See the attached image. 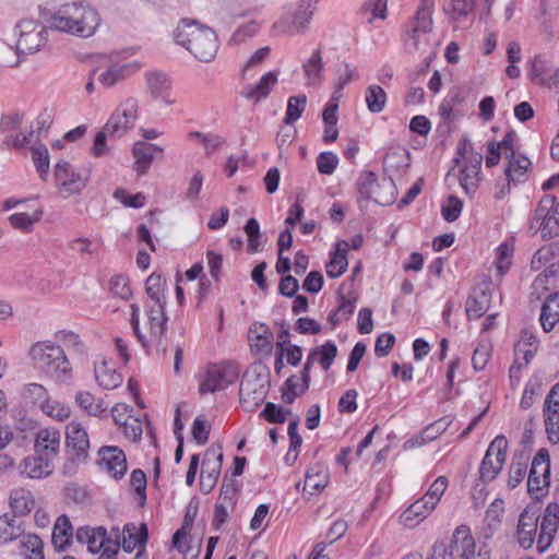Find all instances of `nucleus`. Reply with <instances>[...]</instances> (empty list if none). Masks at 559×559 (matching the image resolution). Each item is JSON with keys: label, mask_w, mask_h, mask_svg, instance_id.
Returning <instances> with one entry per match:
<instances>
[{"label": "nucleus", "mask_w": 559, "mask_h": 559, "mask_svg": "<svg viewBox=\"0 0 559 559\" xmlns=\"http://www.w3.org/2000/svg\"><path fill=\"white\" fill-rule=\"evenodd\" d=\"M557 274L558 267L551 264L536 276L530 287L528 296L532 302L540 300L550 289L556 287Z\"/></svg>", "instance_id": "c756f323"}, {"label": "nucleus", "mask_w": 559, "mask_h": 559, "mask_svg": "<svg viewBox=\"0 0 559 559\" xmlns=\"http://www.w3.org/2000/svg\"><path fill=\"white\" fill-rule=\"evenodd\" d=\"M457 153L462 157V168L460 169V185L466 194L474 193L480 181V166L483 154L474 150L468 139H462L457 146Z\"/></svg>", "instance_id": "9b49d317"}, {"label": "nucleus", "mask_w": 559, "mask_h": 559, "mask_svg": "<svg viewBox=\"0 0 559 559\" xmlns=\"http://www.w3.org/2000/svg\"><path fill=\"white\" fill-rule=\"evenodd\" d=\"M318 3L319 0H297L290 10L273 24L274 31L288 36L304 34L309 27Z\"/></svg>", "instance_id": "0eeeda50"}, {"label": "nucleus", "mask_w": 559, "mask_h": 559, "mask_svg": "<svg viewBox=\"0 0 559 559\" xmlns=\"http://www.w3.org/2000/svg\"><path fill=\"white\" fill-rule=\"evenodd\" d=\"M433 0H421L412 22L411 31L405 36V46L411 51H426L429 46V33L432 28Z\"/></svg>", "instance_id": "1a4fd4ad"}, {"label": "nucleus", "mask_w": 559, "mask_h": 559, "mask_svg": "<svg viewBox=\"0 0 559 559\" xmlns=\"http://www.w3.org/2000/svg\"><path fill=\"white\" fill-rule=\"evenodd\" d=\"M139 99L129 96L120 102L114 112L107 120L106 130L110 132L111 138H121L133 129L139 118Z\"/></svg>", "instance_id": "2eb2a0df"}, {"label": "nucleus", "mask_w": 559, "mask_h": 559, "mask_svg": "<svg viewBox=\"0 0 559 559\" xmlns=\"http://www.w3.org/2000/svg\"><path fill=\"white\" fill-rule=\"evenodd\" d=\"M75 537L79 543L86 544L88 551H91L92 554H98L105 550V548L109 546V543H116V540L111 539L107 535V531L103 526L79 527L76 530Z\"/></svg>", "instance_id": "5701e85b"}, {"label": "nucleus", "mask_w": 559, "mask_h": 559, "mask_svg": "<svg viewBox=\"0 0 559 559\" xmlns=\"http://www.w3.org/2000/svg\"><path fill=\"white\" fill-rule=\"evenodd\" d=\"M41 217V211H35L32 215L27 213H14L10 215L9 222L10 224L24 233H28L32 230L35 223H37Z\"/></svg>", "instance_id": "bf43d9fd"}, {"label": "nucleus", "mask_w": 559, "mask_h": 559, "mask_svg": "<svg viewBox=\"0 0 559 559\" xmlns=\"http://www.w3.org/2000/svg\"><path fill=\"white\" fill-rule=\"evenodd\" d=\"M337 355V347L334 342L328 341L321 346H317L311 350V357L316 358L321 368L326 371L331 368Z\"/></svg>", "instance_id": "3c124183"}, {"label": "nucleus", "mask_w": 559, "mask_h": 559, "mask_svg": "<svg viewBox=\"0 0 559 559\" xmlns=\"http://www.w3.org/2000/svg\"><path fill=\"white\" fill-rule=\"evenodd\" d=\"M277 83V73L270 71L262 75L255 85H251L241 92V96L247 99H252L255 103L264 99L271 93L272 88Z\"/></svg>", "instance_id": "c9c22d12"}, {"label": "nucleus", "mask_w": 559, "mask_h": 559, "mask_svg": "<svg viewBox=\"0 0 559 559\" xmlns=\"http://www.w3.org/2000/svg\"><path fill=\"white\" fill-rule=\"evenodd\" d=\"M56 187L62 198L81 193L87 186L88 176L67 160H59L53 167Z\"/></svg>", "instance_id": "4468645a"}, {"label": "nucleus", "mask_w": 559, "mask_h": 559, "mask_svg": "<svg viewBox=\"0 0 559 559\" xmlns=\"http://www.w3.org/2000/svg\"><path fill=\"white\" fill-rule=\"evenodd\" d=\"M9 506L14 516L28 515L36 508V498L32 490L16 487L10 491Z\"/></svg>", "instance_id": "bb28decb"}, {"label": "nucleus", "mask_w": 559, "mask_h": 559, "mask_svg": "<svg viewBox=\"0 0 559 559\" xmlns=\"http://www.w3.org/2000/svg\"><path fill=\"white\" fill-rule=\"evenodd\" d=\"M290 414L292 412L289 409L267 402L261 413V416H263L269 423L283 424L286 421L287 415Z\"/></svg>", "instance_id": "0e129e2a"}, {"label": "nucleus", "mask_w": 559, "mask_h": 559, "mask_svg": "<svg viewBox=\"0 0 559 559\" xmlns=\"http://www.w3.org/2000/svg\"><path fill=\"white\" fill-rule=\"evenodd\" d=\"M52 28L70 35L87 38L100 25L98 11L84 2L71 1L61 4L51 15Z\"/></svg>", "instance_id": "7ed1b4c3"}, {"label": "nucleus", "mask_w": 559, "mask_h": 559, "mask_svg": "<svg viewBox=\"0 0 559 559\" xmlns=\"http://www.w3.org/2000/svg\"><path fill=\"white\" fill-rule=\"evenodd\" d=\"M409 165V154L404 147L391 150L383 158V169L390 175L399 174Z\"/></svg>", "instance_id": "37998d69"}, {"label": "nucleus", "mask_w": 559, "mask_h": 559, "mask_svg": "<svg viewBox=\"0 0 559 559\" xmlns=\"http://www.w3.org/2000/svg\"><path fill=\"white\" fill-rule=\"evenodd\" d=\"M540 385L538 378H533L526 383L520 402L522 408L527 409L534 404L535 397L539 394Z\"/></svg>", "instance_id": "774afa93"}, {"label": "nucleus", "mask_w": 559, "mask_h": 559, "mask_svg": "<svg viewBox=\"0 0 559 559\" xmlns=\"http://www.w3.org/2000/svg\"><path fill=\"white\" fill-rule=\"evenodd\" d=\"M41 411L49 417L60 421L66 420L70 416V408L67 405L50 399L43 404Z\"/></svg>", "instance_id": "69168bd1"}, {"label": "nucleus", "mask_w": 559, "mask_h": 559, "mask_svg": "<svg viewBox=\"0 0 559 559\" xmlns=\"http://www.w3.org/2000/svg\"><path fill=\"white\" fill-rule=\"evenodd\" d=\"M359 79V73L357 68L349 64L348 62H343L340 64L336 71V79L333 91V100H340L343 96V88L354 80Z\"/></svg>", "instance_id": "a18cd8bd"}, {"label": "nucleus", "mask_w": 559, "mask_h": 559, "mask_svg": "<svg viewBox=\"0 0 559 559\" xmlns=\"http://www.w3.org/2000/svg\"><path fill=\"white\" fill-rule=\"evenodd\" d=\"M24 536L22 521L16 516L3 514L0 516V543L8 544Z\"/></svg>", "instance_id": "58836bf2"}, {"label": "nucleus", "mask_w": 559, "mask_h": 559, "mask_svg": "<svg viewBox=\"0 0 559 559\" xmlns=\"http://www.w3.org/2000/svg\"><path fill=\"white\" fill-rule=\"evenodd\" d=\"M153 151L163 154L164 150L156 145L146 142H136L133 145L132 153L135 158L134 170L138 175L142 176L146 174L153 162Z\"/></svg>", "instance_id": "72a5a7b5"}, {"label": "nucleus", "mask_w": 559, "mask_h": 559, "mask_svg": "<svg viewBox=\"0 0 559 559\" xmlns=\"http://www.w3.org/2000/svg\"><path fill=\"white\" fill-rule=\"evenodd\" d=\"M99 466L114 478H121L127 472V459L122 450L117 447H103L98 451Z\"/></svg>", "instance_id": "4be33fe9"}, {"label": "nucleus", "mask_w": 559, "mask_h": 559, "mask_svg": "<svg viewBox=\"0 0 559 559\" xmlns=\"http://www.w3.org/2000/svg\"><path fill=\"white\" fill-rule=\"evenodd\" d=\"M147 540V527L145 524L136 526L127 524L123 528L122 548L127 552L133 551L138 546H142Z\"/></svg>", "instance_id": "79ce46f5"}, {"label": "nucleus", "mask_w": 559, "mask_h": 559, "mask_svg": "<svg viewBox=\"0 0 559 559\" xmlns=\"http://www.w3.org/2000/svg\"><path fill=\"white\" fill-rule=\"evenodd\" d=\"M22 395L32 403L43 404L49 399L47 389L40 383H28L23 386Z\"/></svg>", "instance_id": "680f3d73"}, {"label": "nucleus", "mask_w": 559, "mask_h": 559, "mask_svg": "<svg viewBox=\"0 0 559 559\" xmlns=\"http://www.w3.org/2000/svg\"><path fill=\"white\" fill-rule=\"evenodd\" d=\"M127 53V51L112 52L104 58L97 78L103 87L111 88L140 70L141 63L129 61Z\"/></svg>", "instance_id": "6e6552de"}, {"label": "nucleus", "mask_w": 559, "mask_h": 559, "mask_svg": "<svg viewBox=\"0 0 559 559\" xmlns=\"http://www.w3.org/2000/svg\"><path fill=\"white\" fill-rule=\"evenodd\" d=\"M545 426L548 439L559 442V383L555 384L546 396L544 406Z\"/></svg>", "instance_id": "412c9836"}, {"label": "nucleus", "mask_w": 559, "mask_h": 559, "mask_svg": "<svg viewBox=\"0 0 559 559\" xmlns=\"http://www.w3.org/2000/svg\"><path fill=\"white\" fill-rule=\"evenodd\" d=\"M14 31L17 34L16 56L7 61L11 68L19 67L24 56L38 52L48 40L47 28L37 20L23 19L15 25Z\"/></svg>", "instance_id": "423d86ee"}, {"label": "nucleus", "mask_w": 559, "mask_h": 559, "mask_svg": "<svg viewBox=\"0 0 559 559\" xmlns=\"http://www.w3.org/2000/svg\"><path fill=\"white\" fill-rule=\"evenodd\" d=\"M448 478L445 476H439L429 487L426 495L423 497L428 503H430L435 509L441 500L448 488Z\"/></svg>", "instance_id": "052dcab7"}, {"label": "nucleus", "mask_w": 559, "mask_h": 559, "mask_svg": "<svg viewBox=\"0 0 559 559\" xmlns=\"http://www.w3.org/2000/svg\"><path fill=\"white\" fill-rule=\"evenodd\" d=\"M454 559H490L485 545H478L466 525L457 526L452 534Z\"/></svg>", "instance_id": "6ab92c4d"}, {"label": "nucleus", "mask_w": 559, "mask_h": 559, "mask_svg": "<svg viewBox=\"0 0 559 559\" xmlns=\"http://www.w3.org/2000/svg\"><path fill=\"white\" fill-rule=\"evenodd\" d=\"M512 248L507 243H501L496 250L495 264L499 275H504L512 264Z\"/></svg>", "instance_id": "e2e57ef3"}, {"label": "nucleus", "mask_w": 559, "mask_h": 559, "mask_svg": "<svg viewBox=\"0 0 559 559\" xmlns=\"http://www.w3.org/2000/svg\"><path fill=\"white\" fill-rule=\"evenodd\" d=\"M451 423L452 420L449 417H443L432 423L423 430L418 438H416L415 443L423 445L427 442L433 441L449 428Z\"/></svg>", "instance_id": "5fc2aeb1"}, {"label": "nucleus", "mask_w": 559, "mask_h": 559, "mask_svg": "<svg viewBox=\"0 0 559 559\" xmlns=\"http://www.w3.org/2000/svg\"><path fill=\"white\" fill-rule=\"evenodd\" d=\"M94 376L98 385L106 390H114L122 383V376L117 372L114 365L105 358L95 361Z\"/></svg>", "instance_id": "2f4dec72"}, {"label": "nucleus", "mask_w": 559, "mask_h": 559, "mask_svg": "<svg viewBox=\"0 0 559 559\" xmlns=\"http://www.w3.org/2000/svg\"><path fill=\"white\" fill-rule=\"evenodd\" d=\"M462 209H463L462 201L454 195H450L447 199V202L442 205V209H441L442 216L447 222H450V223L454 222L459 218V216L462 212Z\"/></svg>", "instance_id": "338daca9"}, {"label": "nucleus", "mask_w": 559, "mask_h": 559, "mask_svg": "<svg viewBox=\"0 0 559 559\" xmlns=\"http://www.w3.org/2000/svg\"><path fill=\"white\" fill-rule=\"evenodd\" d=\"M503 504L501 499H496L486 510L481 526V535L484 538H490L499 530L504 512Z\"/></svg>", "instance_id": "f704fd0d"}, {"label": "nucleus", "mask_w": 559, "mask_h": 559, "mask_svg": "<svg viewBox=\"0 0 559 559\" xmlns=\"http://www.w3.org/2000/svg\"><path fill=\"white\" fill-rule=\"evenodd\" d=\"M53 471L52 460L35 453L23 460L21 473L32 479H41L49 476Z\"/></svg>", "instance_id": "473e14b6"}, {"label": "nucleus", "mask_w": 559, "mask_h": 559, "mask_svg": "<svg viewBox=\"0 0 559 559\" xmlns=\"http://www.w3.org/2000/svg\"><path fill=\"white\" fill-rule=\"evenodd\" d=\"M250 340L254 342V346L261 350L269 353L271 352L272 345V332L270 329L263 323H254L250 328Z\"/></svg>", "instance_id": "603ef678"}, {"label": "nucleus", "mask_w": 559, "mask_h": 559, "mask_svg": "<svg viewBox=\"0 0 559 559\" xmlns=\"http://www.w3.org/2000/svg\"><path fill=\"white\" fill-rule=\"evenodd\" d=\"M559 526V504H547L540 520L539 509L526 507L519 516L516 542L524 549H530L536 543L539 552H545L551 546Z\"/></svg>", "instance_id": "f257e3e1"}, {"label": "nucleus", "mask_w": 559, "mask_h": 559, "mask_svg": "<svg viewBox=\"0 0 559 559\" xmlns=\"http://www.w3.org/2000/svg\"><path fill=\"white\" fill-rule=\"evenodd\" d=\"M348 243L341 241L336 243L335 252L332 254L331 260L326 264V274L332 278L340 277L347 270V252Z\"/></svg>", "instance_id": "c03bdc74"}, {"label": "nucleus", "mask_w": 559, "mask_h": 559, "mask_svg": "<svg viewBox=\"0 0 559 559\" xmlns=\"http://www.w3.org/2000/svg\"><path fill=\"white\" fill-rule=\"evenodd\" d=\"M386 100V93L381 86L371 84L366 88L365 102L370 112L380 114L383 111Z\"/></svg>", "instance_id": "de8ad7c7"}, {"label": "nucleus", "mask_w": 559, "mask_h": 559, "mask_svg": "<svg viewBox=\"0 0 559 559\" xmlns=\"http://www.w3.org/2000/svg\"><path fill=\"white\" fill-rule=\"evenodd\" d=\"M60 431L52 428L40 429L36 433L35 453L55 460L60 450Z\"/></svg>", "instance_id": "a878e982"}, {"label": "nucleus", "mask_w": 559, "mask_h": 559, "mask_svg": "<svg viewBox=\"0 0 559 559\" xmlns=\"http://www.w3.org/2000/svg\"><path fill=\"white\" fill-rule=\"evenodd\" d=\"M508 166L506 169V175L511 181H521L531 165V162L527 157L523 155H510L507 157Z\"/></svg>", "instance_id": "09e8293b"}, {"label": "nucleus", "mask_w": 559, "mask_h": 559, "mask_svg": "<svg viewBox=\"0 0 559 559\" xmlns=\"http://www.w3.org/2000/svg\"><path fill=\"white\" fill-rule=\"evenodd\" d=\"M531 229L540 233L543 239L559 236V201L554 195L543 197L535 210Z\"/></svg>", "instance_id": "f8f14e48"}, {"label": "nucleus", "mask_w": 559, "mask_h": 559, "mask_svg": "<svg viewBox=\"0 0 559 559\" xmlns=\"http://www.w3.org/2000/svg\"><path fill=\"white\" fill-rule=\"evenodd\" d=\"M165 281L159 274H151L145 282V292L150 298L147 304H156L165 306L164 295Z\"/></svg>", "instance_id": "8fccbe9b"}, {"label": "nucleus", "mask_w": 559, "mask_h": 559, "mask_svg": "<svg viewBox=\"0 0 559 559\" xmlns=\"http://www.w3.org/2000/svg\"><path fill=\"white\" fill-rule=\"evenodd\" d=\"M32 152V160L39 178L47 181L50 170L49 152L46 145L36 143L29 146Z\"/></svg>", "instance_id": "49530a36"}, {"label": "nucleus", "mask_w": 559, "mask_h": 559, "mask_svg": "<svg viewBox=\"0 0 559 559\" xmlns=\"http://www.w3.org/2000/svg\"><path fill=\"white\" fill-rule=\"evenodd\" d=\"M269 391L267 376L257 370H248L240 382L239 400L246 412H253L265 400Z\"/></svg>", "instance_id": "ddd939ff"}, {"label": "nucleus", "mask_w": 559, "mask_h": 559, "mask_svg": "<svg viewBox=\"0 0 559 559\" xmlns=\"http://www.w3.org/2000/svg\"><path fill=\"white\" fill-rule=\"evenodd\" d=\"M262 26V22L257 19H251L248 22L239 25L233 33L229 44L239 45L245 43L247 39L252 38L258 34Z\"/></svg>", "instance_id": "864d4df0"}, {"label": "nucleus", "mask_w": 559, "mask_h": 559, "mask_svg": "<svg viewBox=\"0 0 559 559\" xmlns=\"http://www.w3.org/2000/svg\"><path fill=\"white\" fill-rule=\"evenodd\" d=\"M539 321L545 332L552 331L559 322V292L550 294L546 298L542 307Z\"/></svg>", "instance_id": "e433bc0d"}, {"label": "nucleus", "mask_w": 559, "mask_h": 559, "mask_svg": "<svg viewBox=\"0 0 559 559\" xmlns=\"http://www.w3.org/2000/svg\"><path fill=\"white\" fill-rule=\"evenodd\" d=\"M222 463V448L210 447L205 452L200 474V489L203 493H209L216 485L221 474Z\"/></svg>", "instance_id": "aec40b11"}, {"label": "nucleus", "mask_w": 559, "mask_h": 559, "mask_svg": "<svg viewBox=\"0 0 559 559\" xmlns=\"http://www.w3.org/2000/svg\"><path fill=\"white\" fill-rule=\"evenodd\" d=\"M67 447L78 459H85L90 448L88 436L80 423L71 421L67 426Z\"/></svg>", "instance_id": "393cba45"}, {"label": "nucleus", "mask_w": 559, "mask_h": 559, "mask_svg": "<svg viewBox=\"0 0 559 559\" xmlns=\"http://www.w3.org/2000/svg\"><path fill=\"white\" fill-rule=\"evenodd\" d=\"M307 96L299 94L297 96H290L287 100V108L284 122L292 124L297 121L306 109Z\"/></svg>", "instance_id": "4d7b16f0"}, {"label": "nucleus", "mask_w": 559, "mask_h": 559, "mask_svg": "<svg viewBox=\"0 0 559 559\" xmlns=\"http://www.w3.org/2000/svg\"><path fill=\"white\" fill-rule=\"evenodd\" d=\"M527 461V456L520 455L511 462L507 483L510 489H514L526 476Z\"/></svg>", "instance_id": "13d9d810"}, {"label": "nucleus", "mask_w": 559, "mask_h": 559, "mask_svg": "<svg viewBox=\"0 0 559 559\" xmlns=\"http://www.w3.org/2000/svg\"><path fill=\"white\" fill-rule=\"evenodd\" d=\"M435 508L423 497L408 506L400 515V524L406 528H414L427 519Z\"/></svg>", "instance_id": "c85d7f7f"}, {"label": "nucleus", "mask_w": 559, "mask_h": 559, "mask_svg": "<svg viewBox=\"0 0 559 559\" xmlns=\"http://www.w3.org/2000/svg\"><path fill=\"white\" fill-rule=\"evenodd\" d=\"M29 357L38 369L57 383H66L73 378V367L64 348L51 341L32 345Z\"/></svg>", "instance_id": "39448f33"}, {"label": "nucleus", "mask_w": 559, "mask_h": 559, "mask_svg": "<svg viewBox=\"0 0 559 559\" xmlns=\"http://www.w3.org/2000/svg\"><path fill=\"white\" fill-rule=\"evenodd\" d=\"M329 483V471L323 465L317 464L309 468L305 478L304 490L310 495L320 492Z\"/></svg>", "instance_id": "a19ab883"}, {"label": "nucleus", "mask_w": 559, "mask_h": 559, "mask_svg": "<svg viewBox=\"0 0 559 559\" xmlns=\"http://www.w3.org/2000/svg\"><path fill=\"white\" fill-rule=\"evenodd\" d=\"M550 485V460L545 449H540L534 456L527 476V491L538 499L545 496Z\"/></svg>", "instance_id": "f3484780"}, {"label": "nucleus", "mask_w": 559, "mask_h": 559, "mask_svg": "<svg viewBox=\"0 0 559 559\" xmlns=\"http://www.w3.org/2000/svg\"><path fill=\"white\" fill-rule=\"evenodd\" d=\"M147 90L151 96L155 99L163 100L166 105L170 106L175 104L174 99H170L171 80L163 72H152L146 75Z\"/></svg>", "instance_id": "7c9ffc66"}, {"label": "nucleus", "mask_w": 559, "mask_h": 559, "mask_svg": "<svg viewBox=\"0 0 559 559\" xmlns=\"http://www.w3.org/2000/svg\"><path fill=\"white\" fill-rule=\"evenodd\" d=\"M78 405L91 416H102L107 412L108 405L100 396H96L88 391H80L75 395Z\"/></svg>", "instance_id": "ea45409f"}, {"label": "nucleus", "mask_w": 559, "mask_h": 559, "mask_svg": "<svg viewBox=\"0 0 559 559\" xmlns=\"http://www.w3.org/2000/svg\"><path fill=\"white\" fill-rule=\"evenodd\" d=\"M174 38L202 62L212 61L218 50L215 32L195 21L182 20L174 32Z\"/></svg>", "instance_id": "20e7f679"}, {"label": "nucleus", "mask_w": 559, "mask_h": 559, "mask_svg": "<svg viewBox=\"0 0 559 559\" xmlns=\"http://www.w3.org/2000/svg\"><path fill=\"white\" fill-rule=\"evenodd\" d=\"M305 85L307 87H319L324 82V61L320 50H314L302 63Z\"/></svg>", "instance_id": "cd10ccee"}, {"label": "nucleus", "mask_w": 559, "mask_h": 559, "mask_svg": "<svg viewBox=\"0 0 559 559\" xmlns=\"http://www.w3.org/2000/svg\"><path fill=\"white\" fill-rule=\"evenodd\" d=\"M130 324L142 345L150 353L155 349L157 353H166V331L168 318L165 312V306L156 304H145L144 313L140 316V307L132 304Z\"/></svg>", "instance_id": "f03ea898"}, {"label": "nucleus", "mask_w": 559, "mask_h": 559, "mask_svg": "<svg viewBox=\"0 0 559 559\" xmlns=\"http://www.w3.org/2000/svg\"><path fill=\"white\" fill-rule=\"evenodd\" d=\"M491 304L490 285L483 284L475 287L466 300V314L469 319H478L484 316Z\"/></svg>", "instance_id": "b1692460"}, {"label": "nucleus", "mask_w": 559, "mask_h": 559, "mask_svg": "<svg viewBox=\"0 0 559 559\" xmlns=\"http://www.w3.org/2000/svg\"><path fill=\"white\" fill-rule=\"evenodd\" d=\"M73 528L67 515H60L52 528L51 542L56 549L64 550L71 543Z\"/></svg>", "instance_id": "4c0bfd02"}, {"label": "nucleus", "mask_w": 559, "mask_h": 559, "mask_svg": "<svg viewBox=\"0 0 559 559\" xmlns=\"http://www.w3.org/2000/svg\"><path fill=\"white\" fill-rule=\"evenodd\" d=\"M358 200H372L380 205H390L395 200V185L392 178L378 182L373 171L365 170L357 180Z\"/></svg>", "instance_id": "9d476101"}, {"label": "nucleus", "mask_w": 559, "mask_h": 559, "mask_svg": "<svg viewBox=\"0 0 559 559\" xmlns=\"http://www.w3.org/2000/svg\"><path fill=\"white\" fill-rule=\"evenodd\" d=\"M21 548L26 559H45L43 551L44 543L35 534L24 535L21 542Z\"/></svg>", "instance_id": "6e6d98bb"}, {"label": "nucleus", "mask_w": 559, "mask_h": 559, "mask_svg": "<svg viewBox=\"0 0 559 559\" xmlns=\"http://www.w3.org/2000/svg\"><path fill=\"white\" fill-rule=\"evenodd\" d=\"M238 369L233 364L211 365L201 378L199 391L201 394L223 391L238 379Z\"/></svg>", "instance_id": "dca6fc26"}, {"label": "nucleus", "mask_w": 559, "mask_h": 559, "mask_svg": "<svg viewBox=\"0 0 559 559\" xmlns=\"http://www.w3.org/2000/svg\"><path fill=\"white\" fill-rule=\"evenodd\" d=\"M508 441L504 436H497L489 444L479 468L483 483L493 480L501 472L507 459Z\"/></svg>", "instance_id": "a211bd4d"}]
</instances>
